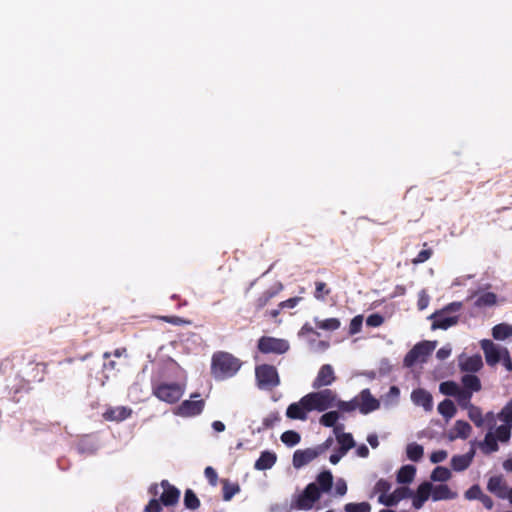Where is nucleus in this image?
I'll list each match as a JSON object with an SVG mask.
<instances>
[{
	"instance_id": "obj_18",
	"label": "nucleus",
	"mask_w": 512,
	"mask_h": 512,
	"mask_svg": "<svg viewBox=\"0 0 512 512\" xmlns=\"http://www.w3.org/2000/svg\"><path fill=\"white\" fill-rule=\"evenodd\" d=\"M432 484L430 482H423L417 488L416 494L413 497V507L415 509H420L423 507L424 503L431 496Z\"/></svg>"
},
{
	"instance_id": "obj_16",
	"label": "nucleus",
	"mask_w": 512,
	"mask_h": 512,
	"mask_svg": "<svg viewBox=\"0 0 512 512\" xmlns=\"http://www.w3.org/2000/svg\"><path fill=\"white\" fill-rule=\"evenodd\" d=\"M132 415V409L126 406H118L107 409L103 417L107 421L121 422Z\"/></svg>"
},
{
	"instance_id": "obj_9",
	"label": "nucleus",
	"mask_w": 512,
	"mask_h": 512,
	"mask_svg": "<svg viewBox=\"0 0 512 512\" xmlns=\"http://www.w3.org/2000/svg\"><path fill=\"white\" fill-rule=\"evenodd\" d=\"M321 497L320 489L316 483H310L306 486L304 491L298 496L296 506L302 510H309L313 507L314 503Z\"/></svg>"
},
{
	"instance_id": "obj_63",
	"label": "nucleus",
	"mask_w": 512,
	"mask_h": 512,
	"mask_svg": "<svg viewBox=\"0 0 512 512\" xmlns=\"http://www.w3.org/2000/svg\"><path fill=\"white\" fill-rule=\"evenodd\" d=\"M335 492L339 496H343L346 494L347 484H346L345 480H343V479L337 480L336 485H335Z\"/></svg>"
},
{
	"instance_id": "obj_30",
	"label": "nucleus",
	"mask_w": 512,
	"mask_h": 512,
	"mask_svg": "<svg viewBox=\"0 0 512 512\" xmlns=\"http://www.w3.org/2000/svg\"><path fill=\"white\" fill-rule=\"evenodd\" d=\"M314 322L316 327L325 331H335L340 328L341 322L338 318H327L324 320H319L318 318H314Z\"/></svg>"
},
{
	"instance_id": "obj_22",
	"label": "nucleus",
	"mask_w": 512,
	"mask_h": 512,
	"mask_svg": "<svg viewBox=\"0 0 512 512\" xmlns=\"http://www.w3.org/2000/svg\"><path fill=\"white\" fill-rule=\"evenodd\" d=\"M483 366V361L480 355H473L467 357L460 362L461 371L474 373L479 371Z\"/></svg>"
},
{
	"instance_id": "obj_4",
	"label": "nucleus",
	"mask_w": 512,
	"mask_h": 512,
	"mask_svg": "<svg viewBox=\"0 0 512 512\" xmlns=\"http://www.w3.org/2000/svg\"><path fill=\"white\" fill-rule=\"evenodd\" d=\"M462 304L460 302H452L445 306L443 309L434 312L429 318L433 320L431 329L446 330L451 326H454L459 321V316L450 315L451 312H457L461 309Z\"/></svg>"
},
{
	"instance_id": "obj_6",
	"label": "nucleus",
	"mask_w": 512,
	"mask_h": 512,
	"mask_svg": "<svg viewBox=\"0 0 512 512\" xmlns=\"http://www.w3.org/2000/svg\"><path fill=\"white\" fill-rule=\"evenodd\" d=\"M257 386L262 390H273L280 384V377L275 366L261 364L255 368Z\"/></svg>"
},
{
	"instance_id": "obj_19",
	"label": "nucleus",
	"mask_w": 512,
	"mask_h": 512,
	"mask_svg": "<svg viewBox=\"0 0 512 512\" xmlns=\"http://www.w3.org/2000/svg\"><path fill=\"white\" fill-rule=\"evenodd\" d=\"M457 497V493L453 492L448 485L440 484L433 486L431 490V498L433 501H441V500H450L455 499Z\"/></svg>"
},
{
	"instance_id": "obj_11",
	"label": "nucleus",
	"mask_w": 512,
	"mask_h": 512,
	"mask_svg": "<svg viewBox=\"0 0 512 512\" xmlns=\"http://www.w3.org/2000/svg\"><path fill=\"white\" fill-rule=\"evenodd\" d=\"M163 492L160 495L162 505L166 507L175 506L180 499V490L169 483L168 480H162L160 483Z\"/></svg>"
},
{
	"instance_id": "obj_56",
	"label": "nucleus",
	"mask_w": 512,
	"mask_h": 512,
	"mask_svg": "<svg viewBox=\"0 0 512 512\" xmlns=\"http://www.w3.org/2000/svg\"><path fill=\"white\" fill-rule=\"evenodd\" d=\"M204 474H205L206 479L210 483V485H212V486L217 485L218 475H217L216 470L213 467H211V466L206 467L204 470Z\"/></svg>"
},
{
	"instance_id": "obj_50",
	"label": "nucleus",
	"mask_w": 512,
	"mask_h": 512,
	"mask_svg": "<svg viewBox=\"0 0 512 512\" xmlns=\"http://www.w3.org/2000/svg\"><path fill=\"white\" fill-rule=\"evenodd\" d=\"M47 365L45 363H36L33 371L35 374L32 376L33 381L41 382L46 374Z\"/></svg>"
},
{
	"instance_id": "obj_54",
	"label": "nucleus",
	"mask_w": 512,
	"mask_h": 512,
	"mask_svg": "<svg viewBox=\"0 0 512 512\" xmlns=\"http://www.w3.org/2000/svg\"><path fill=\"white\" fill-rule=\"evenodd\" d=\"M384 317L378 313L371 314L366 319V324L369 327H379L383 324Z\"/></svg>"
},
{
	"instance_id": "obj_33",
	"label": "nucleus",
	"mask_w": 512,
	"mask_h": 512,
	"mask_svg": "<svg viewBox=\"0 0 512 512\" xmlns=\"http://www.w3.org/2000/svg\"><path fill=\"white\" fill-rule=\"evenodd\" d=\"M438 412L444 418H446V420H449L452 417H454V415L457 412V409H456L453 401H451L449 399H445V400H443L442 402L439 403V405H438Z\"/></svg>"
},
{
	"instance_id": "obj_55",
	"label": "nucleus",
	"mask_w": 512,
	"mask_h": 512,
	"mask_svg": "<svg viewBox=\"0 0 512 512\" xmlns=\"http://www.w3.org/2000/svg\"><path fill=\"white\" fill-rule=\"evenodd\" d=\"M379 503L392 507L398 504L395 494L392 492L391 494L380 495L378 498Z\"/></svg>"
},
{
	"instance_id": "obj_53",
	"label": "nucleus",
	"mask_w": 512,
	"mask_h": 512,
	"mask_svg": "<svg viewBox=\"0 0 512 512\" xmlns=\"http://www.w3.org/2000/svg\"><path fill=\"white\" fill-rule=\"evenodd\" d=\"M482 490L479 485L475 484L471 486L466 492H465V498L468 500H479L480 496L482 495Z\"/></svg>"
},
{
	"instance_id": "obj_64",
	"label": "nucleus",
	"mask_w": 512,
	"mask_h": 512,
	"mask_svg": "<svg viewBox=\"0 0 512 512\" xmlns=\"http://www.w3.org/2000/svg\"><path fill=\"white\" fill-rule=\"evenodd\" d=\"M451 347L449 345L447 346H444L442 348H440L437 352H436V357L439 359V360H445L447 359L450 355H451Z\"/></svg>"
},
{
	"instance_id": "obj_57",
	"label": "nucleus",
	"mask_w": 512,
	"mask_h": 512,
	"mask_svg": "<svg viewBox=\"0 0 512 512\" xmlns=\"http://www.w3.org/2000/svg\"><path fill=\"white\" fill-rule=\"evenodd\" d=\"M160 319L163 320L164 322H167V323H170L173 325H177V326H181V325L190 323V321L185 320L184 318L179 317V316H162V317H160Z\"/></svg>"
},
{
	"instance_id": "obj_47",
	"label": "nucleus",
	"mask_w": 512,
	"mask_h": 512,
	"mask_svg": "<svg viewBox=\"0 0 512 512\" xmlns=\"http://www.w3.org/2000/svg\"><path fill=\"white\" fill-rule=\"evenodd\" d=\"M281 420V417L278 412H272L268 414L262 422L264 429H270L275 426L276 423H278Z\"/></svg>"
},
{
	"instance_id": "obj_40",
	"label": "nucleus",
	"mask_w": 512,
	"mask_h": 512,
	"mask_svg": "<svg viewBox=\"0 0 512 512\" xmlns=\"http://www.w3.org/2000/svg\"><path fill=\"white\" fill-rule=\"evenodd\" d=\"M451 478V472L448 468L443 466H437L431 473V479L433 481L445 482Z\"/></svg>"
},
{
	"instance_id": "obj_21",
	"label": "nucleus",
	"mask_w": 512,
	"mask_h": 512,
	"mask_svg": "<svg viewBox=\"0 0 512 512\" xmlns=\"http://www.w3.org/2000/svg\"><path fill=\"white\" fill-rule=\"evenodd\" d=\"M277 461V455L271 451H263L256 460L254 468L256 470H268L274 466Z\"/></svg>"
},
{
	"instance_id": "obj_24",
	"label": "nucleus",
	"mask_w": 512,
	"mask_h": 512,
	"mask_svg": "<svg viewBox=\"0 0 512 512\" xmlns=\"http://www.w3.org/2000/svg\"><path fill=\"white\" fill-rule=\"evenodd\" d=\"M316 484L320 489V493H327L331 490L333 485V475L331 471L324 470L316 478Z\"/></svg>"
},
{
	"instance_id": "obj_39",
	"label": "nucleus",
	"mask_w": 512,
	"mask_h": 512,
	"mask_svg": "<svg viewBox=\"0 0 512 512\" xmlns=\"http://www.w3.org/2000/svg\"><path fill=\"white\" fill-rule=\"evenodd\" d=\"M331 293V289L327 286L325 282L316 281L315 282V291L314 297L318 301H325L326 297Z\"/></svg>"
},
{
	"instance_id": "obj_51",
	"label": "nucleus",
	"mask_w": 512,
	"mask_h": 512,
	"mask_svg": "<svg viewBox=\"0 0 512 512\" xmlns=\"http://www.w3.org/2000/svg\"><path fill=\"white\" fill-rule=\"evenodd\" d=\"M432 254L433 250L431 248L423 249L418 253V255L415 258L412 259V263L414 265L424 263L431 258Z\"/></svg>"
},
{
	"instance_id": "obj_42",
	"label": "nucleus",
	"mask_w": 512,
	"mask_h": 512,
	"mask_svg": "<svg viewBox=\"0 0 512 512\" xmlns=\"http://www.w3.org/2000/svg\"><path fill=\"white\" fill-rule=\"evenodd\" d=\"M460 387L459 385L454 381H445L442 382L439 386V390L442 394L447 396L455 397L458 393Z\"/></svg>"
},
{
	"instance_id": "obj_12",
	"label": "nucleus",
	"mask_w": 512,
	"mask_h": 512,
	"mask_svg": "<svg viewBox=\"0 0 512 512\" xmlns=\"http://www.w3.org/2000/svg\"><path fill=\"white\" fill-rule=\"evenodd\" d=\"M335 380L336 376L333 367L330 364H324L320 367L318 374L312 383V387L314 389H320L331 385Z\"/></svg>"
},
{
	"instance_id": "obj_58",
	"label": "nucleus",
	"mask_w": 512,
	"mask_h": 512,
	"mask_svg": "<svg viewBox=\"0 0 512 512\" xmlns=\"http://www.w3.org/2000/svg\"><path fill=\"white\" fill-rule=\"evenodd\" d=\"M302 300V297H299V296H296V297H292V298H289L285 301H282L279 303V308L280 309H286V308H294L298 305V303Z\"/></svg>"
},
{
	"instance_id": "obj_3",
	"label": "nucleus",
	"mask_w": 512,
	"mask_h": 512,
	"mask_svg": "<svg viewBox=\"0 0 512 512\" xmlns=\"http://www.w3.org/2000/svg\"><path fill=\"white\" fill-rule=\"evenodd\" d=\"M380 407V402L371 394L369 389H363L350 401L341 402L339 410L353 412L358 409L362 414H368Z\"/></svg>"
},
{
	"instance_id": "obj_36",
	"label": "nucleus",
	"mask_w": 512,
	"mask_h": 512,
	"mask_svg": "<svg viewBox=\"0 0 512 512\" xmlns=\"http://www.w3.org/2000/svg\"><path fill=\"white\" fill-rule=\"evenodd\" d=\"M184 505L189 510H196L200 507V500L192 489H187L185 491Z\"/></svg>"
},
{
	"instance_id": "obj_14",
	"label": "nucleus",
	"mask_w": 512,
	"mask_h": 512,
	"mask_svg": "<svg viewBox=\"0 0 512 512\" xmlns=\"http://www.w3.org/2000/svg\"><path fill=\"white\" fill-rule=\"evenodd\" d=\"M205 406L202 399L198 400H185L178 407V414L184 417H191L199 415Z\"/></svg>"
},
{
	"instance_id": "obj_15",
	"label": "nucleus",
	"mask_w": 512,
	"mask_h": 512,
	"mask_svg": "<svg viewBox=\"0 0 512 512\" xmlns=\"http://www.w3.org/2000/svg\"><path fill=\"white\" fill-rule=\"evenodd\" d=\"M480 344L485 355L486 363L490 366L496 365L501 359L499 348L488 339L482 340Z\"/></svg>"
},
{
	"instance_id": "obj_1",
	"label": "nucleus",
	"mask_w": 512,
	"mask_h": 512,
	"mask_svg": "<svg viewBox=\"0 0 512 512\" xmlns=\"http://www.w3.org/2000/svg\"><path fill=\"white\" fill-rule=\"evenodd\" d=\"M242 366L239 358L226 351H217L211 358V375L217 381L234 377Z\"/></svg>"
},
{
	"instance_id": "obj_44",
	"label": "nucleus",
	"mask_w": 512,
	"mask_h": 512,
	"mask_svg": "<svg viewBox=\"0 0 512 512\" xmlns=\"http://www.w3.org/2000/svg\"><path fill=\"white\" fill-rule=\"evenodd\" d=\"M345 512H370L371 505L368 502L347 503L344 506Z\"/></svg>"
},
{
	"instance_id": "obj_23",
	"label": "nucleus",
	"mask_w": 512,
	"mask_h": 512,
	"mask_svg": "<svg viewBox=\"0 0 512 512\" xmlns=\"http://www.w3.org/2000/svg\"><path fill=\"white\" fill-rule=\"evenodd\" d=\"M471 425L463 420H457L451 432V439L462 438L467 439L471 433Z\"/></svg>"
},
{
	"instance_id": "obj_35",
	"label": "nucleus",
	"mask_w": 512,
	"mask_h": 512,
	"mask_svg": "<svg viewBox=\"0 0 512 512\" xmlns=\"http://www.w3.org/2000/svg\"><path fill=\"white\" fill-rule=\"evenodd\" d=\"M407 457L414 462H418L422 459L424 454V449L421 445L417 443H410L406 448Z\"/></svg>"
},
{
	"instance_id": "obj_46",
	"label": "nucleus",
	"mask_w": 512,
	"mask_h": 512,
	"mask_svg": "<svg viewBox=\"0 0 512 512\" xmlns=\"http://www.w3.org/2000/svg\"><path fill=\"white\" fill-rule=\"evenodd\" d=\"M499 418L512 427V400L509 401L499 413Z\"/></svg>"
},
{
	"instance_id": "obj_32",
	"label": "nucleus",
	"mask_w": 512,
	"mask_h": 512,
	"mask_svg": "<svg viewBox=\"0 0 512 512\" xmlns=\"http://www.w3.org/2000/svg\"><path fill=\"white\" fill-rule=\"evenodd\" d=\"M338 419L339 413L337 411H329L320 417L319 422L324 427H334V430L336 432L338 429L342 428V425L335 426Z\"/></svg>"
},
{
	"instance_id": "obj_48",
	"label": "nucleus",
	"mask_w": 512,
	"mask_h": 512,
	"mask_svg": "<svg viewBox=\"0 0 512 512\" xmlns=\"http://www.w3.org/2000/svg\"><path fill=\"white\" fill-rule=\"evenodd\" d=\"M467 410H468L469 418L475 423V425H477V426L482 425L483 418H482V412H481L480 408L473 405L470 408H468Z\"/></svg>"
},
{
	"instance_id": "obj_27",
	"label": "nucleus",
	"mask_w": 512,
	"mask_h": 512,
	"mask_svg": "<svg viewBox=\"0 0 512 512\" xmlns=\"http://www.w3.org/2000/svg\"><path fill=\"white\" fill-rule=\"evenodd\" d=\"M416 473V468L412 465L402 466L397 472V482L408 484L412 482Z\"/></svg>"
},
{
	"instance_id": "obj_17",
	"label": "nucleus",
	"mask_w": 512,
	"mask_h": 512,
	"mask_svg": "<svg viewBox=\"0 0 512 512\" xmlns=\"http://www.w3.org/2000/svg\"><path fill=\"white\" fill-rule=\"evenodd\" d=\"M411 399L415 405L421 406L426 411H431L433 408L432 395L424 389H416L411 394Z\"/></svg>"
},
{
	"instance_id": "obj_31",
	"label": "nucleus",
	"mask_w": 512,
	"mask_h": 512,
	"mask_svg": "<svg viewBox=\"0 0 512 512\" xmlns=\"http://www.w3.org/2000/svg\"><path fill=\"white\" fill-rule=\"evenodd\" d=\"M336 439L340 445L339 450L342 452V454H346L351 448L355 446V441L352 434L350 433L338 434Z\"/></svg>"
},
{
	"instance_id": "obj_34",
	"label": "nucleus",
	"mask_w": 512,
	"mask_h": 512,
	"mask_svg": "<svg viewBox=\"0 0 512 512\" xmlns=\"http://www.w3.org/2000/svg\"><path fill=\"white\" fill-rule=\"evenodd\" d=\"M499 446L495 436L489 432L485 435L483 443H481V450L484 454H491L498 451Z\"/></svg>"
},
{
	"instance_id": "obj_45",
	"label": "nucleus",
	"mask_w": 512,
	"mask_h": 512,
	"mask_svg": "<svg viewBox=\"0 0 512 512\" xmlns=\"http://www.w3.org/2000/svg\"><path fill=\"white\" fill-rule=\"evenodd\" d=\"M510 428L509 425H500L496 429L495 438L501 442H508L511 437Z\"/></svg>"
},
{
	"instance_id": "obj_41",
	"label": "nucleus",
	"mask_w": 512,
	"mask_h": 512,
	"mask_svg": "<svg viewBox=\"0 0 512 512\" xmlns=\"http://www.w3.org/2000/svg\"><path fill=\"white\" fill-rule=\"evenodd\" d=\"M496 295L493 292H485L481 294L475 301L477 307L492 306L496 303Z\"/></svg>"
},
{
	"instance_id": "obj_38",
	"label": "nucleus",
	"mask_w": 512,
	"mask_h": 512,
	"mask_svg": "<svg viewBox=\"0 0 512 512\" xmlns=\"http://www.w3.org/2000/svg\"><path fill=\"white\" fill-rule=\"evenodd\" d=\"M280 439L288 447H293L300 442L301 437L298 432L294 430H287L282 433Z\"/></svg>"
},
{
	"instance_id": "obj_2",
	"label": "nucleus",
	"mask_w": 512,
	"mask_h": 512,
	"mask_svg": "<svg viewBox=\"0 0 512 512\" xmlns=\"http://www.w3.org/2000/svg\"><path fill=\"white\" fill-rule=\"evenodd\" d=\"M305 405H307L311 411L323 412L330 408H338L339 404L343 402L338 399L337 393L331 389H323L316 392H311L305 395Z\"/></svg>"
},
{
	"instance_id": "obj_25",
	"label": "nucleus",
	"mask_w": 512,
	"mask_h": 512,
	"mask_svg": "<svg viewBox=\"0 0 512 512\" xmlns=\"http://www.w3.org/2000/svg\"><path fill=\"white\" fill-rule=\"evenodd\" d=\"M463 390L471 391V393L479 392L482 388L481 381L478 376L474 374H465L461 378Z\"/></svg>"
},
{
	"instance_id": "obj_10",
	"label": "nucleus",
	"mask_w": 512,
	"mask_h": 512,
	"mask_svg": "<svg viewBox=\"0 0 512 512\" xmlns=\"http://www.w3.org/2000/svg\"><path fill=\"white\" fill-rule=\"evenodd\" d=\"M324 447L318 446L316 448H307L304 450H296L293 454L292 463L294 468L299 469L307 464H309L311 461L316 459L323 451Z\"/></svg>"
},
{
	"instance_id": "obj_37",
	"label": "nucleus",
	"mask_w": 512,
	"mask_h": 512,
	"mask_svg": "<svg viewBox=\"0 0 512 512\" xmlns=\"http://www.w3.org/2000/svg\"><path fill=\"white\" fill-rule=\"evenodd\" d=\"M472 394L473 393H471V391L463 390L460 388L455 396L458 405L463 409H468L473 406V404H471Z\"/></svg>"
},
{
	"instance_id": "obj_61",
	"label": "nucleus",
	"mask_w": 512,
	"mask_h": 512,
	"mask_svg": "<svg viewBox=\"0 0 512 512\" xmlns=\"http://www.w3.org/2000/svg\"><path fill=\"white\" fill-rule=\"evenodd\" d=\"M430 298L428 294L422 290L418 295L417 306L419 310H424L429 304Z\"/></svg>"
},
{
	"instance_id": "obj_60",
	"label": "nucleus",
	"mask_w": 512,
	"mask_h": 512,
	"mask_svg": "<svg viewBox=\"0 0 512 512\" xmlns=\"http://www.w3.org/2000/svg\"><path fill=\"white\" fill-rule=\"evenodd\" d=\"M393 493L395 494L397 502L401 501L402 499L408 498L412 495V492L408 487H399L395 489Z\"/></svg>"
},
{
	"instance_id": "obj_62",
	"label": "nucleus",
	"mask_w": 512,
	"mask_h": 512,
	"mask_svg": "<svg viewBox=\"0 0 512 512\" xmlns=\"http://www.w3.org/2000/svg\"><path fill=\"white\" fill-rule=\"evenodd\" d=\"M446 458H447V452L445 450H437V451H434L430 455V461L432 463L443 462Z\"/></svg>"
},
{
	"instance_id": "obj_7",
	"label": "nucleus",
	"mask_w": 512,
	"mask_h": 512,
	"mask_svg": "<svg viewBox=\"0 0 512 512\" xmlns=\"http://www.w3.org/2000/svg\"><path fill=\"white\" fill-rule=\"evenodd\" d=\"M436 342L422 341L417 343L404 357L403 363L406 367H412L416 362H424L433 352Z\"/></svg>"
},
{
	"instance_id": "obj_28",
	"label": "nucleus",
	"mask_w": 512,
	"mask_h": 512,
	"mask_svg": "<svg viewBox=\"0 0 512 512\" xmlns=\"http://www.w3.org/2000/svg\"><path fill=\"white\" fill-rule=\"evenodd\" d=\"M223 500L230 501L237 493L240 492L238 483H231L228 479H222Z\"/></svg>"
},
{
	"instance_id": "obj_26",
	"label": "nucleus",
	"mask_w": 512,
	"mask_h": 512,
	"mask_svg": "<svg viewBox=\"0 0 512 512\" xmlns=\"http://www.w3.org/2000/svg\"><path fill=\"white\" fill-rule=\"evenodd\" d=\"M487 489L499 498L505 497V485L500 476H492L488 480Z\"/></svg>"
},
{
	"instance_id": "obj_8",
	"label": "nucleus",
	"mask_w": 512,
	"mask_h": 512,
	"mask_svg": "<svg viewBox=\"0 0 512 512\" xmlns=\"http://www.w3.org/2000/svg\"><path fill=\"white\" fill-rule=\"evenodd\" d=\"M258 350L263 354H284L290 346L288 341L270 336H262L257 343Z\"/></svg>"
},
{
	"instance_id": "obj_59",
	"label": "nucleus",
	"mask_w": 512,
	"mask_h": 512,
	"mask_svg": "<svg viewBox=\"0 0 512 512\" xmlns=\"http://www.w3.org/2000/svg\"><path fill=\"white\" fill-rule=\"evenodd\" d=\"M161 504L162 503H161L160 500H157V499L153 498L145 506L144 511L145 512H161L162 511Z\"/></svg>"
},
{
	"instance_id": "obj_5",
	"label": "nucleus",
	"mask_w": 512,
	"mask_h": 512,
	"mask_svg": "<svg viewBox=\"0 0 512 512\" xmlns=\"http://www.w3.org/2000/svg\"><path fill=\"white\" fill-rule=\"evenodd\" d=\"M152 393L160 401L174 404L180 400L184 393V387L179 383H153Z\"/></svg>"
},
{
	"instance_id": "obj_43",
	"label": "nucleus",
	"mask_w": 512,
	"mask_h": 512,
	"mask_svg": "<svg viewBox=\"0 0 512 512\" xmlns=\"http://www.w3.org/2000/svg\"><path fill=\"white\" fill-rule=\"evenodd\" d=\"M276 295V292L273 290H266L264 291L256 300H255V308L257 310L263 309L272 298H274Z\"/></svg>"
},
{
	"instance_id": "obj_13",
	"label": "nucleus",
	"mask_w": 512,
	"mask_h": 512,
	"mask_svg": "<svg viewBox=\"0 0 512 512\" xmlns=\"http://www.w3.org/2000/svg\"><path fill=\"white\" fill-rule=\"evenodd\" d=\"M305 399H307L306 396H303L298 402L291 403L288 406L286 416L289 419L302 421L307 419V413L311 412V409L305 405Z\"/></svg>"
},
{
	"instance_id": "obj_52",
	"label": "nucleus",
	"mask_w": 512,
	"mask_h": 512,
	"mask_svg": "<svg viewBox=\"0 0 512 512\" xmlns=\"http://www.w3.org/2000/svg\"><path fill=\"white\" fill-rule=\"evenodd\" d=\"M391 489V483L385 479H380L374 486V492L380 493V495H386Z\"/></svg>"
},
{
	"instance_id": "obj_20",
	"label": "nucleus",
	"mask_w": 512,
	"mask_h": 512,
	"mask_svg": "<svg viewBox=\"0 0 512 512\" xmlns=\"http://www.w3.org/2000/svg\"><path fill=\"white\" fill-rule=\"evenodd\" d=\"M474 453V450H471L466 454L453 456L451 459L452 469L458 472L466 470L472 463Z\"/></svg>"
},
{
	"instance_id": "obj_49",
	"label": "nucleus",
	"mask_w": 512,
	"mask_h": 512,
	"mask_svg": "<svg viewBox=\"0 0 512 512\" xmlns=\"http://www.w3.org/2000/svg\"><path fill=\"white\" fill-rule=\"evenodd\" d=\"M363 317L361 315L355 316L349 325V335H355L359 333L362 329Z\"/></svg>"
},
{
	"instance_id": "obj_29",
	"label": "nucleus",
	"mask_w": 512,
	"mask_h": 512,
	"mask_svg": "<svg viewBox=\"0 0 512 512\" xmlns=\"http://www.w3.org/2000/svg\"><path fill=\"white\" fill-rule=\"evenodd\" d=\"M492 336L496 340H505L512 336V326L506 323H500L493 327Z\"/></svg>"
}]
</instances>
